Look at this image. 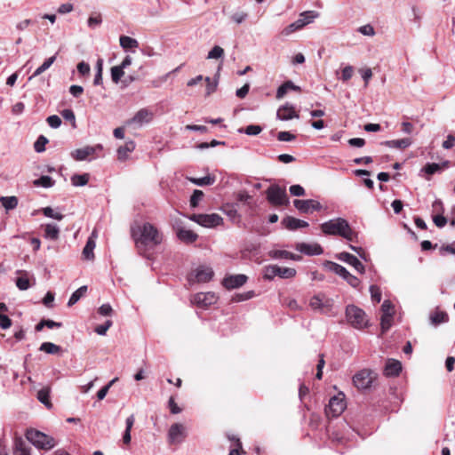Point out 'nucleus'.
Returning <instances> with one entry per match:
<instances>
[{
  "label": "nucleus",
  "instance_id": "nucleus-1",
  "mask_svg": "<svg viewBox=\"0 0 455 455\" xmlns=\"http://www.w3.org/2000/svg\"><path fill=\"white\" fill-rule=\"evenodd\" d=\"M132 236L139 251L154 248L163 241L162 232L150 222L132 228Z\"/></svg>",
  "mask_w": 455,
  "mask_h": 455
},
{
  "label": "nucleus",
  "instance_id": "nucleus-2",
  "mask_svg": "<svg viewBox=\"0 0 455 455\" xmlns=\"http://www.w3.org/2000/svg\"><path fill=\"white\" fill-rule=\"evenodd\" d=\"M322 232L327 235H339L353 242L356 233L351 228L348 221L343 218H335L325 221L320 226Z\"/></svg>",
  "mask_w": 455,
  "mask_h": 455
},
{
  "label": "nucleus",
  "instance_id": "nucleus-3",
  "mask_svg": "<svg viewBox=\"0 0 455 455\" xmlns=\"http://www.w3.org/2000/svg\"><path fill=\"white\" fill-rule=\"evenodd\" d=\"M319 17V12L316 11H305L299 15V19L294 22L285 27L281 34L283 36H288L291 34L302 29L305 26L311 24Z\"/></svg>",
  "mask_w": 455,
  "mask_h": 455
},
{
  "label": "nucleus",
  "instance_id": "nucleus-4",
  "mask_svg": "<svg viewBox=\"0 0 455 455\" xmlns=\"http://www.w3.org/2000/svg\"><path fill=\"white\" fill-rule=\"evenodd\" d=\"M346 318L347 323L355 329H363L368 325V319L365 312L355 305L347 306Z\"/></svg>",
  "mask_w": 455,
  "mask_h": 455
},
{
  "label": "nucleus",
  "instance_id": "nucleus-5",
  "mask_svg": "<svg viewBox=\"0 0 455 455\" xmlns=\"http://www.w3.org/2000/svg\"><path fill=\"white\" fill-rule=\"evenodd\" d=\"M309 307L321 314L333 315L334 300L319 292L310 299Z\"/></svg>",
  "mask_w": 455,
  "mask_h": 455
},
{
  "label": "nucleus",
  "instance_id": "nucleus-6",
  "mask_svg": "<svg viewBox=\"0 0 455 455\" xmlns=\"http://www.w3.org/2000/svg\"><path fill=\"white\" fill-rule=\"evenodd\" d=\"M26 437L31 443L39 449L50 450L56 444L52 436L36 429L28 430Z\"/></svg>",
  "mask_w": 455,
  "mask_h": 455
},
{
  "label": "nucleus",
  "instance_id": "nucleus-7",
  "mask_svg": "<svg viewBox=\"0 0 455 455\" xmlns=\"http://www.w3.org/2000/svg\"><path fill=\"white\" fill-rule=\"evenodd\" d=\"M296 269L292 267H282L277 265H268L264 268V278L272 280L275 276L283 279L292 278L296 275Z\"/></svg>",
  "mask_w": 455,
  "mask_h": 455
},
{
  "label": "nucleus",
  "instance_id": "nucleus-8",
  "mask_svg": "<svg viewBox=\"0 0 455 455\" xmlns=\"http://www.w3.org/2000/svg\"><path fill=\"white\" fill-rule=\"evenodd\" d=\"M266 195L267 201L273 205L281 206L289 203L285 188L278 185L270 186L267 189Z\"/></svg>",
  "mask_w": 455,
  "mask_h": 455
},
{
  "label": "nucleus",
  "instance_id": "nucleus-9",
  "mask_svg": "<svg viewBox=\"0 0 455 455\" xmlns=\"http://www.w3.org/2000/svg\"><path fill=\"white\" fill-rule=\"evenodd\" d=\"M188 219L202 227L212 228L220 225L223 219L217 213L212 214H192Z\"/></svg>",
  "mask_w": 455,
  "mask_h": 455
},
{
  "label": "nucleus",
  "instance_id": "nucleus-10",
  "mask_svg": "<svg viewBox=\"0 0 455 455\" xmlns=\"http://www.w3.org/2000/svg\"><path fill=\"white\" fill-rule=\"evenodd\" d=\"M214 272L209 266L197 267L188 276L189 282L207 283L212 279Z\"/></svg>",
  "mask_w": 455,
  "mask_h": 455
},
{
  "label": "nucleus",
  "instance_id": "nucleus-11",
  "mask_svg": "<svg viewBox=\"0 0 455 455\" xmlns=\"http://www.w3.org/2000/svg\"><path fill=\"white\" fill-rule=\"evenodd\" d=\"M345 408L346 403L344 399L338 395H334L330 399L329 403L325 408V413L328 417L337 418L344 411Z\"/></svg>",
  "mask_w": 455,
  "mask_h": 455
},
{
  "label": "nucleus",
  "instance_id": "nucleus-12",
  "mask_svg": "<svg viewBox=\"0 0 455 455\" xmlns=\"http://www.w3.org/2000/svg\"><path fill=\"white\" fill-rule=\"evenodd\" d=\"M218 300V297L212 291L208 292H198L195 294L191 302L196 305L199 307L206 308L213 304H215Z\"/></svg>",
  "mask_w": 455,
  "mask_h": 455
},
{
  "label": "nucleus",
  "instance_id": "nucleus-13",
  "mask_svg": "<svg viewBox=\"0 0 455 455\" xmlns=\"http://www.w3.org/2000/svg\"><path fill=\"white\" fill-rule=\"evenodd\" d=\"M372 371L370 370L363 369L359 371L354 377L353 382L354 385L358 389H366L369 388L373 381Z\"/></svg>",
  "mask_w": 455,
  "mask_h": 455
},
{
  "label": "nucleus",
  "instance_id": "nucleus-14",
  "mask_svg": "<svg viewBox=\"0 0 455 455\" xmlns=\"http://www.w3.org/2000/svg\"><path fill=\"white\" fill-rule=\"evenodd\" d=\"M293 204L301 213H308L314 211H320L322 209V204L318 201L313 199H295L293 201Z\"/></svg>",
  "mask_w": 455,
  "mask_h": 455
},
{
  "label": "nucleus",
  "instance_id": "nucleus-15",
  "mask_svg": "<svg viewBox=\"0 0 455 455\" xmlns=\"http://www.w3.org/2000/svg\"><path fill=\"white\" fill-rule=\"evenodd\" d=\"M153 112L148 108L140 109L132 118L126 122L127 125L135 124L137 127L148 124L153 119Z\"/></svg>",
  "mask_w": 455,
  "mask_h": 455
},
{
  "label": "nucleus",
  "instance_id": "nucleus-16",
  "mask_svg": "<svg viewBox=\"0 0 455 455\" xmlns=\"http://www.w3.org/2000/svg\"><path fill=\"white\" fill-rule=\"evenodd\" d=\"M336 258L339 260L343 261V262L354 267L355 269L357 272H359L360 274H363L365 271V267L362 264V262L355 256H354L353 254H351L349 252H347V251L339 252L336 255Z\"/></svg>",
  "mask_w": 455,
  "mask_h": 455
},
{
  "label": "nucleus",
  "instance_id": "nucleus-17",
  "mask_svg": "<svg viewBox=\"0 0 455 455\" xmlns=\"http://www.w3.org/2000/svg\"><path fill=\"white\" fill-rule=\"evenodd\" d=\"M247 279V275L243 274L231 275L223 279L222 284L226 289L233 290L243 286Z\"/></svg>",
  "mask_w": 455,
  "mask_h": 455
},
{
  "label": "nucleus",
  "instance_id": "nucleus-18",
  "mask_svg": "<svg viewBox=\"0 0 455 455\" xmlns=\"http://www.w3.org/2000/svg\"><path fill=\"white\" fill-rule=\"evenodd\" d=\"M185 437V427L183 425L175 423L171 426L168 432L170 443H180L184 440Z\"/></svg>",
  "mask_w": 455,
  "mask_h": 455
},
{
  "label": "nucleus",
  "instance_id": "nucleus-19",
  "mask_svg": "<svg viewBox=\"0 0 455 455\" xmlns=\"http://www.w3.org/2000/svg\"><path fill=\"white\" fill-rule=\"evenodd\" d=\"M295 248L300 253H303L307 256L321 255L323 252L322 246L316 243H298Z\"/></svg>",
  "mask_w": 455,
  "mask_h": 455
},
{
  "label": "nucleus",
  "instance_id": "nucleus-20",
  "mask_svg": "<svg viewBox=\"0 0 455 455\" xmlns=\"http://www.w3.org/2000/svg\"><path fill=\"white\" fill-rule=\"evenodd\" d=\"M102 149V146L101 145H97V146H86V147H84L82 148H77L74 151L71 152V156L76 159V161H84L85 160L88 156H92L93 154H95V152L97 150H101Z\"/></svg>",
  "mask_w": 455,
  "mask_h": 455
},
{
  "label": "nucleus",
  "instance_id": "nucleus-21",
  "mask_svg": "<svg viewBox=\"0 0 455 455\" xmlns=\"http://www.w3.org/2000/svg\"><path fill=\"white\" fill-rule=\"evenodd\" d=\"M276 117L282 121H288L293 118H299V115L296 113L293 106L286 103L278 108Z\"/></svg>",
  "mask_w": 455,
  "mask_h": 455
},
{
  "label": "nucleus",
  "instance_id": "nucleus-22",
  "mask_svg": "<svg viewBox=\"0 0 455 455\" xmlns=\"http://www.w3.org/2000/svg\"><path fill=\"white\" fill-rule=\"evenodd\" d=\"M402 371V363L395 359H388L384 368V375L387 377H396Z\"/></svg>",
  "mask_w": 455,
  "mask_h": 455
},
{
  "label": "nucleus",
  "instance_id": "nucleus-23",
  "mask_svg": "<svg viewBox=\"0 0 455 455\" xmlns=\"http://www.w3.org/2000/svg\"><path fill=\"white\" fill-rule=\"evenodd\" d=\"M282 225L289 230H296L308 227V223L305 220L296 219L291 216H287L283 219Z\"/></svg>",
  "mask_w": 455,
  "mask_h": 455
},
{
  "label": "nucleus",
  "instance_id": "nucleus-24",
  "mask_svg": "<svg viewBox=\"0 0 455 455\" xmlns=\"http://www.w3.org/2000/svg\"><path fill=\"white\" fill-rule=\"evenodd\" d=\"M177 236L180 241L186 243H192L198 238L197 234L190 229H186L184 228H180L177 230Z\"/></svg>",
  "mask_w": 455,
  "mask_h": 455
},
{
  "label": "nucleus",
  "instance_id": "nucleus-25",
  "mask_svg": "<svg viewBox=\"0 0 455 455\" xmlns=\"http://www.w3.org/2000/svg\"><path fill=\"white\" fill-rule=\"evenodd\" d=\"M412 143L411 139L410 138H403L399 140H386L382 142V145H385L386 147L392 148H399V149H404L409 148Z\"/></svg>",
  "mask_w": 455,
  "mask_h": 455
},
{
  "label": "nucleus",
  "instance_id": "nucleus-26",
  "mask_svg": "<svg viewBox=\"0 0 455 455\" xmlns=\"http://www.w3.org/2000/svg\"><path fill=\"white\" fill-rule=\"evenodd\" d=\"M135 149V143L132 140L127 141L124 146L117 149V157L119 160L124 161L128 157V154Z\"/></svg>",
  "mask_w": 455,
  "mask_h": 455
},
{
  "label": "nucleus",
  "instance_id": "nucleus-27",
  "mask_svg": "<svg viewBox=\"0 0 455 455\" xmlns=\"http://www.w3.org/2000/svg\"><path fill=\"white\" fill-rule=\"evenodd\" d=\"M325 267L330 271H331V272L335 273L336 275H338L339 276L342 277L344 280L349 273L346 267H344L343 266H341L338 263L332 262V261H326Z\"/></svg>",
  "mask_w": 455,
  "mask_h": 455
},
{
  "label": "nucleus",
  "instance_id": "nucleus-28",
  "mask_svg": "<svg viewBox=\"0 0 455 455\" xmlns=\"http://www.w3.org/2000/svg\"><path fill=\"white\" fill-rule=\"evenodd\" d=\"M60 235V228L56 224L49 223L44 226V236L49 240H57Z\"/></svg>",
  "mask_w": 455,
  "mask_h": 455
},
{
  "label": "nucleus",
  "instance_id": "nucleus-29",
  "mask_svg": "<svg viewBox=\"0 0 455 455\" xmlns=\"http://www.w3.org/2000/svg\"><path fill=\"white\" fill-rule=\"evenodd\" d=\"M448 321H449V316L446 312L435 311L430 315V322L434 325L444 323H447Z\"/></svg>",
  "mask_w": 455,
  "mask_h": 455
},
{
  "label": "nucleus",
  "instance_id": "nucleus-30",
  "mask_svg": "<svg viewBox=\"0 0 455 455\" xmlns=\"http://www.w3.org/2000/svg\"><path fill=\"white\" fill-rule=\"evenodd\" d=\"M18 273L21 274V276L18 277L15 281L16 286L20 291H27L30 286V281L28 277V272L26 271H18Z\"/></svg>",
  "mask_w": 455,
  "mask_h": 455
},
{
  "label": "nucleus",
  "instance_id": "nucleus-31",
  "mask_svg": "<svg viewBox=\"0 0 455 455\" xmlns=\"http://www.w3.org/2000/svg\"><path fill=\"white\" fill-rule=\"evenodd\" d=\"M56 55L57 54H55V55L46 59L44 61V63L35 70V72L29 77V79L36 77V76H40L42 73H44V71H46L53 64V62L56 60Z\"/></svg>",
  "mask_w": 455,
  "mask_h": 455
},
{
  "label": "nucleus",
  "instance_id": "nucleus-32",
  "mask_svg": "<svg viewBox=\"0 0 455 455\" xmlns=\"http://www.w3.org/2000/svg\"><path fill=\"white\" fill-rule=\"evenodd\" d=\"M120 45L124 49H133L139 46V42L132 37L128 36H121L119 38Z\"/></svg>",
  "mask_w": 455,
  "mask_h": 455
},
{
  "label": "nucleus",
  "instance_id": "nucleus-33",
  "mask_svg": "<svg viewBox=\"0 0 455 455\" xmlns=\"http://www.w3.org/2000/svg\"><path fill=\"white\" fill-rule=\"evenodd\" d=\"M0 202L2 205L5 208V210L10 211L13 210L18 205V198L14 196H1Z\"/></svg>",
  "mask_w": 455,
  "mask_h": 455
},
{
  "label": "nucleus",
  "instance_id": "nucleus-34",
  "mask_svg": "<svg viewBox=\"0 0 455 455\" xmlns=\"http://www.w3.org/2000/svg\"><path fill=\"white\" fill-rule=\"evenodd\" d=\"M34 186L36 187H43L45 188H49L53 187L55 181L52 179V177L47 175H43L39 179L35 180L33 181Z\"/></svg>",
  "mask_w": 455,
  "mask_h": 455
},
{
  "label": "nucleus",
  "instance_id": "nucleus-35",
  "mask_svg": "<svg viewBox=\"0 0 455 455\" xmlns=\"http://www.w3.org/2000/svg\"><path fill=\"white\" fill-rule=\"evenodd\" d=\"M86 291L87 286L85 285L81 286L76 291H75L68 299V306L71 307L75 305L85 294Z\"/></svg>",
  "mask_w": 455,
  "mask_h": 455
},
{
  "label": "nucleus",
  "instance_id": "nucleus-36",
  "mask_svg": "<svg viewBox=\"0 0 455 455\" xmlns=\"http://www.w3.org/2000/svg\"><path fill=\"white\" fill-rule=\"evenodd\" d=\"M39 350L50 355H55L60 352L61 347L52 342H44L41 344Z\"/></svg>",
  "mask_w": 455,
  "mask_h": 455
},
{
  "label": "nucleus",
  "instance_id": "nucleus-37",
  "mask_svg": "<svg viewBox=\"0 0 455 455\" xmlns=\"http://www.w3.org/2000/svg\"><path fill=\"white\" fill-rule=\"evenodd\" d=\"M37 399L44 404L47 408L52 407V403L50 402V388L44 387L37 392Z\"/></svg>",
  "mask_w": 455,
  "mask_h": 455
},
{
  "label": "nucleus",
  "instance_id": "nucleus-38",
  "mask_svg": "<svg viewBox=\"0 0 455 455\" xmlns=\"http://www.w3.org/2000/svg\"><path fill=\"white\" fill-rule=\"evenodd\" d=\"M89 181V174L84 173V174H74L71 177V182L73 186L76 187H83L85 186Z\"/></svg>",
  "mask_w": 455,
  "mask_h": 455
},
{
  "label": "nucleus",
  "instance_id": "nucleus-39",
  "mask_svg": "<svg viewBox=\"0 0 455 455\" xmlns=\"http://www.w3.org/2000/svg\"><path fill=\"white\" fill-rule=\"evenodd\" d=\"M240 133H245L249 136H255L259 134L262 132V127L260 125L250 124L245 128H241L238 130Z\"/></svg>",
  "mask_w": 455,
  "mask_h": 455
},
{
  "label": "nucleus",
  "instance_id": "nucleus-40",
  "mask_svg": "<svg viewBox=\"0 0 455 455\" xmlns=\"http://www.w3.org/2000/svg\"><path fill=\"white\" fill-rule=\"evenodd\" d=\"M94 248H95V242L92 238H89L85 246L84 247V250H83V255L86 259H93Z\"/></svg>",
  "mask_w": 455,
  "mask_h": 455
},
{
  "label": "nucleus",
  "instance_id": "nucleus-41",
  "mask_svg": "<svg viewBox=\"0 0 455 455\" xmlns=\"http://www.w3.org/2000/svg\"><path fill=\"white\" fill-rule=\"evenodd\" d=\"M189 180L197 186H209L214 183L215 178L208 175L203 178H190Z\"/></svg>",
  "mask_w": 455,
  "mask_h": 455
},
{
  "label": "nucleus",
  "instance_id": "nucleus-42",
  "mask_svg": "<svg viewBox=\"0 0 455 455\" xmlns=\"http://www.w3.org/2000/svg\"><path fill=\"white\" fill-rule=\"evenodd\" d=\"M48 143V140L44 135H40L34 144L36 152L42 153L45 150V145Z\"/></svg>",
  "mask_w": 455,
  "mask_h": 455
},
{
  "label": "nucleus",
  "instance_id": "nucleus-43",
  "mask_svg": "<svg viewBox=\"0 0 455 455\" xmlns=\"http://www.w3.org/2000/svg\"><path fill=\"white\" fill-rule=\"evenodd\" d=\"M124 75V68L119 65L111 68V79L114 83L117 84Z\"/></svg>",
  "mask_w": 455,
  "mask_h": 455
},
{
  "label": "nucleus",
  "instance_id": "nucleus-44",
  "mask_svg": "<svg viewBox=\"0 0 455 455\" xmlns=\"http://www.w3.org/2000/svg\"><path fill=\"white\" fill-rule=\"evenodd\" d=\"M44 215L47 218L61 220L64 216L60 212H54L53 209L50 206L42 209Z\"/></svg>",
  "mask_w": 455,
  "mask_h": 455
},
{
  "label": "nucleus",
  "instance_id": "nucleus-45",
  "mask_svg": "<svg viewBox=\"0 0 455 455\" xmlns=\"http://www.w3.org/2000/svg\"><path fill=\"white\" fill-rule=\"evenodd\" d=\"M102 23V17L100 13L94 16H90L87 20V25L90 28L94 29Z\"/></svg>",
  "mask_w": 455,
  "mask_h": 455
},
{
  "label": "nucleus",
  "instance_id": "nucleus-46",
  "mask_svg": "<svg viewBox=\"0 0 455 455\" xmlns=\"http://www.w3.org/2000/svg\"><path fill=\"white\" fill-rule=\"evenodd\" d=\"M204 197V192L198 189L194 190L190 197V206L196 208Z\"/></svg>",
  "mask_w": 455,
  "mask_h": 455
},
{
  "label": "nucleus",
  "instance_id": "nucleus-47",
  "mask_svg": "<svg viewBox=\"0 0 455 455\" xmlns=\"http://www.w3.org/2000/svg\"><path fill=\"white\" fill-rule=\"evenodd\" d=\"M370 293L371 297V300L374 303H379L381 300V291L379 286L377 285H371L370 286Z\"/></svg>",
  "mask_w": 455,
  "mask_h": 455
},
{
  "label": "nucleus",
  "instance_id": "nucleus-48",
  "mask_svg": "<svg viewBox=\"0 0 455 455\" xmlns=\"http://www.w3.org/2000/svg\"><path fill=\"white\" fill-rule=\"evenodd\" d=\"M441 170H442L441 165L436 163H431V164L428 163L422 169V171L425 172L428 175H433L435 172H440Z\"/></svg>",
  "mask_w": 455,
  "mask_h": 455
},
{
  "label": "nucleus",
  "instance_id": "nucleus-49",
  "mask_svg": "<svg viewBox=\"0 0 455 455\" xmlns=\"http://www.w3.org/2000/svg\"><path fill=\"white\" fill-rule=\"evenodd\" d=\"M228 439L230 441L235 442V444L236 446L235 448L230 450L228 455H242V451H241V450H242V443H241L239 438H237L235 436H230V435H228Z\"/></svg>",
  "mask_w": 455,
  "mask_h": 455
},
{
  "label": "nucleus",
  "instance_id": "nucleus-50",
  "mask_svg": "<svg viewBox=\"0 0 455 455\" xmlns=\"http://www.w3.org/2000/svg\"><path fill=\"white\" fill-rule=\"evenodd\" d=\"M224 55V50L219 46L215 45L207 55V59H220Z\"/></svg>",
  "mask_w": 455,
  "mask_h": 455
},
{
  "label": "nucleus",
  "instance_id": "nucleus-51",
  "mask_svg": "<svg viewBox=\"0 0 455 455\" xmlns=\"http://www.w3.org/2000/svg\"><path fill=\"white\" fill-rule=\"evenodd\" d=\"M268 256L271 259H287V256H289V251L284 250H271L268 252Z\"/></svg>",
  "mask_w": 455,
  "mask_h": 455
},
{
  "label": "nucleus",
  "instance_id": "nucleus-52",
  "mask_svg": "<svg viewBox=\"0 0 455 455\" xmlns=\"http://www.w3.org/2000/svg\"><path fill=\"white\" fill-rule=\"evenodd\" d=\"M112 324L113 323L111 320H107L103 324L98 325L95 328V332L100 336H104Z\"/></svg>",
  "mask_w": 455,
  "mask_h": 455
},
{
  "label": "nucleus",
  "instance_id": "nucleus-53",
  "mask_svg": "<svg viewBox=\"0 0 455 455\" xmlns=\"http://www.w3.org/2000/svg\"><path fill=\"white\" fill-rule=\"evenodd\" d=\"M61 116L65 120L69 121L73 127H76V116L72 109H64L61 111Z\"/></svg>",
  "mask_w": 455,
  "mask_h": 455
},
{
  "label": "nucleus",
  "instance_id": "nucleus-54",
  "mask_svg": "<svg viewBox=\"0 0 455 455\" xmlns=\"http://www.w3.org/2000/svg\"><path fill=\"white\" fill-rule=\"evenodd\" d=\"M248 17V14L247 12H234L232 15H231V20L235 22L236 24H241L243 23Z\"/></svg>",
  "mask_w": 455,
  "mask_h": 455
},
{
  "label": "nucleus",
  "instance_id": "nucleus-55",
  "mask_svg": "<svg viewBox=\"0 0 455 455\" xmlns=\"http://www.w3.org/2000/svg\"><path fill=\"white\" fill-rule=\"evenodd\" d=\"M354 74V68L350 65L346 66L341 71V80L343 82L348 81Z\"/></svg>",
  "mask_w": 455,
  "mask_h": 455
},
{
  "label": "nucleus",
  "instance_id": "nucleus-56",
  "mask_svg": "<svg viewBox=\"0 0 455 455\" xmlns=\"http://www.w3.org/2000/svg\"><path fill=\"white\" fill-rule=\"evenodd\" d=\"M46 121L49 126L53 129L59 128L61 124V119L57 115L50 116L49 117H47Z\"/></svg>",
  "mask_w": 455,
  "mask_h": 455
},
{
  "label": "nucleus",
  "instance_id": "nucleus-57",
  "mask_svg": "<svg viewBox=\"0 0 455 455\" xmlns=\"http://www.w3.org/2000/svg\"><path fill=\"white\" fill-rule=\"evenodd\" d=\"M357 30L363 36H373L375 35L374 28L371 24L361 26Z\"/></svg>",
  "mask_w": 455,
  "mask_h": 455
},
{
  "label": "nucleus",
  "instance_id": "nucleus-58",
  "mask_svg": "<svg viewBox=\"0 0 455 455\" xmlns=\"http://www.w3.org/2000/svg\"><path fill=\"white\" fill-rule=\"evenodd\" d=\"M296 139V136L290 132H279L277 133V140L279 141H292Z\"/></svg>",
  "mask_w": 455,
  "mask_h": 455
},
{
  "label": "nucleus",
  "instance_id": "nucleus-59",
  "mask_svg": "<svg viewBox=\"0 0 455 455\" xmlns=\"http://www.w3.org/2000/svg\"><path fill=\"white\" fill-rule=\"evenodd\" d=\"M290 193L293 196H305V189L300 185H292L289 188Z\"/></svg>",
  "mask_w": 455,
  "mask_h": 455
},
{
  "label": "nucleus",
  "instance_id": "nucleus-60",
  "mask_svg": "<svg viewBox=\"0 0 455 455\" xmlns=\"http://www.w3.org/2000/svg\"><path fill=\"white\" fill-rule=\"evenodd\" d=\"M393 305L389 300H384L381 305L382 315L393 316Z\"/></svg>",
  "mask_w": 455,
  "mask_h": 455
},
{
  "label": "nucleus",
  "instance_id": "nucleus-61",
  "mask_svg": "<svg viewBox=\"0 0 455 455\" xmlns=\"http://www.w3.org/2000/svg\"><path fill=\"white\" fill-rule=\"evenodd\" d=\"M90 66L84 61H81L77 64V71L81 76H87L90 73Z\"/></svg>",
  "mask_w": 455,
  "mask_h": 455
},
{
  "label": "nucleus",
  "instance_id": "nucleus-62",
  "mask_svg": "<svg viewBox=\"0 0 455 455\" xmlns=\"http://www.w3.org/2000/svg\"><path fill=\"white\" fill-rule=\"evenodd\" d=\"M433 221L438 228H443L447 223V219L443 216V214H436L433 216Z\"/></svg>",
  "mask_w": 455,
  "mask_h": 455
},
{
  "label": "nucleus",
  "instance_id": "nucleus-63",
  "mask_svg": "<svg viewBox=\"0 0 455 455\" xmlns=\"http://www.w3.org/2000/svg\"><path fill=\"white\" fill-rule=\"evenodd\" d=\"M440 254L444 256L446 254H455V245L454 244H446L443 245L440 248Z\"/></svg>",
  "mask_w": 455,
  "mask_h": 455
},
{
  "label": "nucleus",
  "instance_id": "nucleus-64",
  "mask_svg": "<svg viewBox=\"0 0 455 455\" xmlns=\"http://www.w3.org/2000/svg\"><path fill=\"white\" fill-rule=\"evenodd\" d=\"M14 455H30L29 450L25 447V445L21 443H17L15 450H14Z\"/></svg>",
  "mask_w": 455,
  "mask_h": 455
}]
</instances>
